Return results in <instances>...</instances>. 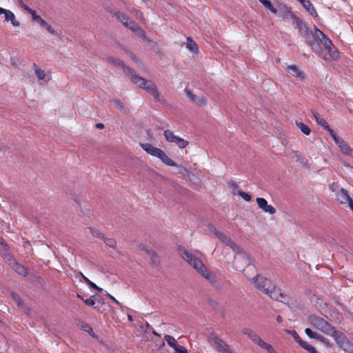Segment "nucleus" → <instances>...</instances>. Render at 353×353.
<instances>
[{"mask_svg":"<svg viewBox=\"0 0 353 353\" xmlns=\"http://www.w3.org/2000/svg\"><path fill=\"white\" fill-rule=\"evenodd\" d=\"M178 252L181 256L190 265L209 282L212 283L216 282V278L214 274L207 270V268L199 257L189 252L184 247L181 245L178 247Z\"/></svg>","mask_w":353,"mask_h":353,"instance_id":"obj_1","label":"nucleus"},{"mask_svg":"<svg viewBox=\"0 0 353 353\" xmlns=\"http://www.w3.org/2000/svg\"><path fill=\"white\" fill-rule=\"evenodd\" d=\"M302 6L307 10V11L314 17H316L318 16L317 12L315 9V8L313 6V5L311 3V2L307 0V1H305Z\"/></svg>","mask_w":353,"mask_h":353,"instance_id":"obj_27","label":"nucleus"},{"mask_svg":"<svg viewBox=\"0 0 353 353\" xmlns=\"http://www.w3.org/2000/svg\"><path fill=\"white\" fill-rule=\"evenodd\" d=\"M287 332L293 336L296 342H297L301 347L304 345L303 343H306L305 341L301 339V338L299 336V335L295 330H287Z\"/></svg>","mask_w":353,"mask_h":353,"instance_id":"obj_32","label":"nucleus"},{"mask_svg":"<svg viewBox=\"0 0 353 353\" xmlns=\"http://www.w3.org/2000/svg\"><path fill=\"white\" fill-rule=\"evenodd\" d=\"M142 148L149 154L159 158L165 165L175 166V162L171 159L161 149L153 146L150 143L141 144Z\"/></svg>","mask_w":353,"mask_h":353,"instance_id":"obj_6","label":"nucleus"},{"mask_svg":"<svg viewBox=\"0 0 353 353\" xmlns=\"http://www.w3.org/2000/svg\"><path fill=\"white\" fill-rule=\"evenodd\" d=\"M133 32H134L139 37L143 39V40L147 41V37L145 35V32L139 26L135 21H130V28Z\"/></svg>","mask_w":353,"mask_h":353,"instance_id":"obj_18","label":"nucleus"},{"mask_svg":"<svg viewBox=\"0 0 353 353\" xmlns=\"http://www.w3.org/2000/svg\"><path fill=\"white\" fill-rule=\"evenodd\" d=\"M8 263L9 266L17 274L23 276H26L28 274V270L26 268L24 265L19 264L14 259H8Z\"/></svg>","mask_w":353,"mask_h":353,"instance_id":"obj_14","label":"nucleus"},{"mask_svg":"<svg viewBox=\"0 0 353 353\" xmlns=\"http://www.w3.org/2000/svg\"><path fill=\"white\" fill-rule=\"evenodd\" d=\"M282 321H283V319H282L281 316H280V315L277 316V317H276V321H277L278 323H281V322H282Z\"/></svg>","mask_w":353,"mask_h":353,"instance_id":"obj_57","label":"nucleus"},{"mask_svg":"<svg viewBox=\"0 0 353 353\" xmlns=\"http://www.w3.org/2000/svg\"><path fill=\"white\" fill-rule=\"evenodd\" d=\"M296 125L304 134L309 135L310 134L311 130L307 125L298 121H296Z\"/></svg>","mask_w":353,"mask_h":353,"instance_id":"obj_31","label":"nucleus"},{"mask_svg":"<svg viewBox=\"0 0 353 353\" xmlns=\"http://www.w3.org/2000/svg\"><path fill=\"white\" fill-rule=\"evenodd\" d=\"M27 12L32 15V19L37 15L36 11L32 8H28V10L27 9Z\"/></svg>","mask_w":353,"mask_h":353,"instance_id":"obj_48","label":"nucleus"},{"mask_svg":"<svg viewBox=\"0 0 353 353\" xmlns=\"http://www.w3.org/2000/svg\"><path fill=\"white\" fill-rule=\"evenodd\" d=\"M38 23H39L41 26H42V27H43V28H44L46 26H47V22H46L44 19H41L38 22Z\"/></svg>","mask_w":353,"mask_h":353,"instance_id":"obj_51","label":"nucleus"},{"mask_svg":"<svg viewBox=\"0 0 353 353\" xmlns=\"http://www.w3.org/2000/svg\"><path fill=\"white\" fill-rule=\"evenodd\" d=\"M328 335L332 336L336 344L345 351L353 352V344L350 342L343 332L336 330L335 327H333Z\"/></svg>","mask_w":353,"mask_h":353,"instance_id":"obj_7","label":"nucleus"},{"mask_svg":"<svg viewBox=\"0 0 353 353\" xmlns=\"http://www.w3.org/2000/svg\"><path fill=\"white\" fill-rule=\"evenodd\" d=\"M331 137L334 139L336 145L340 148L341 151L343 154L346 155L352 154V148L346 143V142L339 137L335 132H331Z\"/></svg>","mask_w":353,"mask_h":353,"instance_id":"obj_13","label":"nucleus"},{"mask_svg":"<svg viewBox=\"0 0 353 353\" xmlns=\"http://www.w3.org/2000/svg\"><path fill=\"white\" fill-rule=\"evenodd\" d=\"M163 135L167 141L176 143L180 149H183L188 145V141L176 136L173 132L170 130H165L163 132Z\"/></svg>","mask_w":353,"mask_h":353,"instance_id":"obj_11","label":"nucleus"},{"mask_svg":"<svg viewBox=\"0 0 353 353\" xmlns=\"http://www.w3.org/2000/svg\"><path fill=\"white\" fill-rule=\"evenodd\" d=\"M305 333L307 335L308 337L311 339H315L321 341H323V336L322 335L317 332H313L310 328H305Z\"/></svg>","mask_w":353,"mask_h":353,"instance_id":"obj_29","label":"nucleus"},{"mask_svg":"<svg viewBox=\"0 0 353 353\" xmlns=\"http://www.w3.org/2000/svg\"><path fill=\"white\" fill-rule=\"evenodd\" d=\"M42 18L39 15H36L33 19L32 21H37V23Z\"/></svg>","mask_w":353,"mask_h":353,"instance_id":"obj_54","label":"nucleus"},{"mask_svg":"<svg viewBox=\"0 0 353 353\" xmlns=\"http://www.w3.org/2000/svg\"><path fill=\"white\" fill-rule=\"evenodd\" d=\"M130 55V57L135 62L138 61V59H137L136 56L133 53H128Z\"/></svg>","mask_w":353,"mask_h":353,"instance_id":"obj_52","label":"nucleus"},{"mask_svg":"<svg viewBox=\"0 0 353 353\" xmlns=\"http://www.w3.org/2000/svg\"><path fill=\"white\" fill-rule=\"evenodd\" d=\"M0 14H4L5 21H10L13 26L19 27L20 26V22L16 19L15 15L12 11L0 8Z\"/></svg>","mask_w":353,"mask_h":353,"instance_id":"obj_16","label":"nucleus"},{"mask_svg":"<svg viewBox=\"0 0 353 353\" xmlns=\"http://www.w3.org/2000/svg\"><path fill=\"white\" fill-rule=\"evenodd\" d=\"M96 127L98 128V129H103L104 128V125L101 123H99L96 125Z\"/></svg>","mask_w":353,"mask_h":353,"instance_id":"obj_55","label":"nucleus"},{"mask_svg":"<svg viewBox=\"0 0 353 353\" xmlns=\"http://www.w3.org/2000/svg\"><path fill=\"white\" fill-rule=\"evenodd\" d=\"M131 81L133 83L137 84L139 88L144 89L148 92L152 94L156 101H160V94L158 92L157 85L153 81L146 80L137 74H132Z\"/></svg>","mask_w":353,"mask_h":353,"instance_id":"obj_4","label":"nucleus"},{"mask_svg":"<svg viewBox=\"0 0 353 353\" xmlns=\"http://www.w3.org/2000/svg\"><path fill=\"white\" fill-rule=\"evenodd\" d=\"M77 297L81 299L83 301L84 299L81 295L77 294Z\"/></svg>","mask_w":353,"mask_h":353,"instance_id":"obj_59","label":"nucleus"},{"mask_svg":"<svg viewBox=\"0 0 353 353\" xmlns=\"http://www.w3.org/2000/svg\"><path fill=\"white\" fill-rule=\"evenodd\" d=\"M310 324L323 333L328 335L333 326L321 317L310 316L309 318Z\"/></svg>","mask_w":353,"mask_h":353,"instance_id":"obj_8","label":"nucleus"},{"mask_svg":"<svg viewBox=\"0 0 353 353\" xmlns=\"http://www.w3.org/2000/svg\"><path fill=\"white\" fill-rule=\"evenodd\" d=\"M178 252L181 256L190 265L209 282L212 283L216 282V278L214 274L207 270V268L199 257L189 252L184 247L181 245L178 247Z\"/></svg>","mask_w":353,"mask_h":353,"instance_id":"obj_2","label":"nucleus"},{"mask_svg":"<svg viewBox=\"0 0 353 353\" xmlns=\"http://www.w3.org/2000/svg\"><path fill=\"white\" fill-rule=\"evenodd\" d=\"M104 239V242L105 243V244L110 247V248H114L116 246V241L114 239H110V238H107V239Z\"/></svg>","mask_w":353,"mask_h":353,"instance_id":"obj_39","label":"nucleus"},{"mask_svg":"<svg viewBox=\"0 0 353 353\" xmlns=\"http://www.w3.org/2000/svg\"><path fill=\"white\" fill-rule=\"evenodd\" d=\"M301 4H303L305 1H307V0H298Z\"/></svg>","mask_w":353,"mask_h":353,"instance_id":"obj_58","label":"nucleus"},{"mask_svg":"<svg viewBox=\"0 0 353 353\" xmlns=\"http://www.w3.org/2000/svg\"><path fill=\"white\" fill-rule=\"evenodd\" d=\"M207 99L203 96L201 97H197L196 101H194V103L196 104L199 106H203L206 104Z\"/></svg>","mask_w":353,"mask_h":353,"instance_id":"obj_37","label":"nucleus"},{"mask_svg":"<svg viewBox=\"0 0 353 353\" xmlns=\"http://www.w3.org/2000/svg\"><path fill=\"white\" fill-rule=\"evenodd\" d=\"M112 102L118 109L122 110L123 108V104L119 99H114Z\"/></svg>","mask_w":353,"mask_h":353,"instance_id":"obj_45","label":"nucleus"},{"mask_svg":"<svg viewBox=\"0 0 353 353\" xmlns=\"http://www.w3.org/2000/svg\"><path fill=\"white\" fill-rule=\"evenodd\" d=\"M229 188L232 190V194H235V190L238 188V185L233 181H228Z\"/></svg>","mask_w":353,"mask_h":353,"instance_id":"obj_42","label":"nucleus"},{"mask_svg":"<svg viewBox=\"0 0 353 353\" xmlns=\"http://www.w3.org/2000/svg\"><path fill=\"white\" fill-rule=\"evenodd\" d=\"M303 348L307 350L309 353H320L319 352L316 348L312 345L308 344L307 342L303 343Z\"/></svg>","mask_w":353,"mask_h":353,"instance_id":"obj_36","label":"nucleus"},{"mask_svg":"<svg viewBox=\"0 0 353 353\" xmlns=\"http://www.w3.org/2000/svg\"><path fill=\"white\" fill-rule=\"evenodd\" d=\"M113 15L121 21L125 26L130 28V21H132L125 14L119 11H115Z\"/></svg>","mask_w":353,"mask_h":353,"instance_id":"obj_24","label":"nucleus"},{"mask_svg":"<svg viewBox=\"0 0 353 353\" xmlns=\"http://www.w3.org/2000/svg\"><path fill=\"white\" fill-rule=\"evenodd\" d=\"M85 304L88 306H94L95 304L94 300L91 297L83 300Z\"/></svg>","mask_w":353,"mask_h":353,"instance_id":"obj_44","label":"nucleus"},{"mask_svg":"<svg viewBox=\"0 0 353 353\" xmlns=\"http://www.w3.org/2000/svg\"><path fill=\"white\" fill-rule=\"evenodd\" d=\"M336 199L341 203H349V202L352 199L349 194L347 190L344 188H341L339 192L336 194Z\"/></svg>","mask_w":353,"mask_h":353,"instance_id":"obj_22","label":"nucleus"},{"mask_svg":"<svg viewBox=\"0 0 353 353\" xmlns=\"http://www.w3.org/2000/svg\"><path fill=\"white\" fill-rule=\"evenodd\" d=\"M164 339L171 347H172L173 349L174 347H176V345H177L176 341L174 337H172V336L165 334L164 336Z\"/></svg>","mask_w":353,"mask_h":353,"instance_id":"obj_34","label":"nucleus"},{"mask_svg":"<svg viewBox=\"0 0 353 353\" xmlns=\"http://www.w3.org/2000/svg\"><path fill=\"white\" fill-rule=\"evenodd\" d=\"M186 96L189 98V99L192 102L194 103L196 101L197 96L194 94L190 90L185 89V90Z\"/></svg>","mask_w":353,"mask_h":353,"instance_id":"obj_38","label":"nucleus"},{"mask_svg":"<svg viewBox=\"0 0 353 353\" xmlns=\"http://www.w3.org/2000/svg\"><path fill=\"white\" fill-rule=\"evenodd\" d=\"M256 203L260 209L264 212L274 214L276 212V209L271 205L268 204V201L261 197H257L256 199Z\"/></svg>","mask_w":353,"mask_h":353,"instance_id":"obj_15","label":"nucleus"},{"mask_svg":"<svg viewBox=\"0 0 353 353\" xmlns=\"http://www.w3.org/2000/svg\"><path fill=\"white\" fill-rule=\"evenodd\" d=\"M32 66H33L35 74L37 77L38 79L43 80L46 83H47L48 81L50 80V79H51L50 72L47 74L44 70L40 69L36 63H33Z\"/></svg>","mask_w":353,"mask_h":353,"instance_id":"obj_19","label":"nucleus"},{"mask_svg":"<svg viewBox=\"0 0 353 353\" xmlns=\"http://www.w3.org/2000/svg\"><path fill=\"white\" fill-rule=\"evenodd\" d=\"M326 38H328L322 31L318 29L316 27H314V34H313V37L312 39H315L316 44H319L317 42V39L319 41L323 44L325 42Z\"/></svg>","mask_w":353,"mask_h":353,"instance_id":"obj_25","label":"nucleus"},{"mask_svg":"<svg viewBox=\"0 0 353 353\" xmlns=\"http://www.w3.org/2000/svg\"><path fill=\"white\" fill-rule=\"evenodd\" d=\"M244 334L248 335V336L255 343L259 345L261 348L266 350L268 353H277V352L274 349V347L263 341L261 337L254 331L251 330H246L244 332Z\"/></svg>","mask_w":353,"mask_h":353,"instance_id":"obj_9","label":"nucleus"},{"mask_svg":"<svg viewBox=\"0 0 353 353\" xmlns=\"http://www.w3.org/2000/svg\"><path fill=\"white\" fill-rule=\"evenodd\" d=\"M174 353H188V350L185 347L179 346L178 344L176 345V347H174Z\"/></svg>","mask_w":353,"mask_h":353,"instance_id":"obj_41","label":"nucleus"},{"mask_svg":"<svg viewBox=\"0 0 353 353\" xmlns=\"http://www.w3.org/2000/svg\"><path fill=\"white\" fill-rule=\"evenodd\" d=\"M42 18L39 15H36L33 19L32 21H37V23Z\"/></svg>","mask_w":353,"mask_h":353,"instance_id":"obj_53","label":"nucleus"},{"mask_svg":"<svg viewBox=\"0 0 353 353\" xmlns=\"http://www.w3.org/2000/svg\"><path fill=\"white\" fill-rule=\"evenodd\" d=\"M259 2H261L263 6L270 10L272 12L276 14L277 12V10L272 5L270 1L269 0H259Z\"/></svg>","mask_w":353,"mask_h":353,"instance_id":"obj_33","label":"nucleus"},{"mask_svg":"<svg viewBox=\"0 0 353 353\" xmlns=\"http://www.w3.org/2000/svg\"><path fill=\"white\" fill-rule=\"evenodd\" d=\"M262 279H267L265 277H263V276H260V275H257L256 276L254 277L252 280H253V283H254V286L258 290H261V292H263V290L259 288L260 285H261V286L265 285V283L261 281Z\"/></svg>","mask_w":353,"mask_h":353,"instance_id":"obj_30","label":"nucleus"},{"mask_svg":"<svg viewBox=\"0 0 353 353\" xmlns=\"http://www.w3.org/2000/svg\"><path fill=\"white\" fill-rule=\"evenodd\" d=\"M322 45L332 58H336L338 57L339 53L334 50V45L329 38H326L325 42Z\"/></svg>","mask_w":353,"mask_h":353,"instance_id":"obj_21","label":"nucleus"},{"mask_svg":"<svg viewBox=\"0 0 353 353\" xmlns=\"http://www.w3.org/2000/svg\"><path fill=\"white\" fill-rule=\"evenodd\" d=\"M313 116L317 124L322 126L325 130H326L330 133V135L331 132H334L332 128H330V125L327 124L326 121L324 119L321 118L317 112H314Z\"/></svg>","mask_w":353,"mask_h":353,"instance_id":"obj_23","label":"nucleus"},{"mask_svg":"<svg viewBox=\"0 0 353 353\" xmlns=\"http://www.w3.org/2000/svg\"><path fill=\"white\" fill-rule=\"evenodd\" d=\"M292 24L299 29L300 34L305 39L308 45L312 48V50L318 52L320 51V46L316 44L315 39H312L313 34L309 32V29L306 24L298 17L293 15L292 17Z\"/></svg>","mask_w":353,"mask_h":353,"instance_id":"obj_3","label":"nucleus"},{"mask_svg":"<svg viewBox=\"0 0 353 353\" xmlns=\"http://www.w3.org/2000/svg\"><path fill=\"white\" fill-rule=\"evenodd\" d=\"M230 353H233V352L230 350Z\"/></svg>","mask_w":353,"mask_h":353,"instance_id":"obj_61","label":"nucleus"},{"mask_svg":"<svg viewBox=\"0 0 353 353\" xmlns=\"http://www.w3.org/2000/svg\"><path fill=\"white\" fill-rule=\"evenodd\" d=\"M285 70L288 71L292 76L298 77L301 80L305 79V74L303 71H301L296 65H290L285 68Z\"/></svg>","mask_w":353,"mask_h":353,"instance_id":"obj_17","label":"nucleus"},{"mask_svg":"<svg viewBox=\"0 0 353 353\" xmlns=\"http://www.w3.org/2000/svg\"><path fill=\"white\" fill-rule=\"evenodd\" d=\"M106 295L112 300L116 304L120 305L119 302L111 294H110L108 292H106Z\"/></svg>","mask_w":353,"mask_h":353,"instance_id":"obj_49","label":"nucleus"},{"mask_svg":"<svg viewBox=\"0 0 353 353\" xmlns=\"http://www.w3.org/2000/svg\"><path fill=\"white\" fill-rule=\"evenodd\" d=\"M90 231H91L92 234L94 236H98V237L104 239L103 234L100 231H99L97 230H94L92 228H90Z\"/></svg>","mask_w":353,"mask_h":353,"instance_id":"obj_43","label":"nucleus"},{"mask_svg":"<svg viewBox=\"0 0 353 353\" xmlns=\"http://www.w3.org/2000/svg\"><path fill=\"white\" fill-rule=\"evenodd\" d=\"M146 253L150 256L151 261L153 265H158L160 263V259L156 253L150 249H145Z\"/></svg>","mask_w":353,"mask_h":353,"instance_id":"obj_28","label":"nucleus"},{"mask_svg":"<svg viewBox=\"0 0 353 353\" xmlns=\"http://www.w3.org/2000/svg\"><path fill=\"white\" fill-rule=\"evenodd\" d=\"M210 345L219 353H230V349L223 340L216 336H210L208 338Z\"/></svg>","mask_w":353,"mask_h":353,"instance_id":"obj_10","label":"nucleus"},{"mask_svg":"<svg viewBox=\"0 0 353 353\" xmlns=\"http://www.w3.org/2000/svg\"><path fill=\"white\" fill-rule=\"evenodd\" d=\"M238 194L246 201H250L251 200V196L245 192L238 190Z\"/></svg>","mask_w":353,"mask_h":353,"instance_id":"obj_40","label":"nucleus"},{"mask_svg":"<svg viewBox=\"0 0 353 353\" xmlns=\"http://www.w3.org/2000/svg\"><path fill=\"white\" fill-rule=\"evenodd\" d=\"M12 297L18 303L19 305H21V299L17 294L12 293Z\"/></svg>","mask_w":353,"mask_h":353,"instance_id":"obj_50","label":"nucleus"},{"mask_svg":"<svg viewBox=\"0 0 353 353\" xmlns=\"http://www.w3.org/2000/svg\"><path fill=\"white\" fill-rule=\"evenodd\" d=\"M265 283V285H260L259 288L263 290V293L270 296L272 299L285 303L287 301V296L281 292L280 289L276 288L269 279L261 280Z\"/></svg>","mask_w":353,"mask_h":353,"instance_id":"obj_5","label":"nucleus"},{"mask_svg":"<svg viewBox=\"0 0 353 353\" xmlns=\"http://www.w3.org/2000/svg\"><path fill=\"white\" fill-rule=\"evenodd\" d=\"M88 328L90 329V332H92V330L91 327H88Z\"/></svg>","mask_w":353,"mask_h":353,"instance_id":"obj_60","label":"nucleus"},{"mask_svg":"<svg viewBox=\"0 0 353 353\" xmlns=\"http://www.w3.org/2000/svg\"><path fill=\"white\" fill-rule=\"evenodd\" d=\"M108 62L111 63L115 66H119L121 67L123 70V72L126 74H131L132 72V69L128 66L124 65L123 61L120 60L119 59L113 57H108Z\"/></svg>","mask_w":353,"mask_h":353,"instance_id":"obj_20","label":"nucleus"},{"mask_svg":"<svg viewBox=\"0 0 353 353\" xmlns=\"http://www.w3.org/2000/svg\"><path fill=\"white\" fill-rule=\"evenodd\" d=\"M186 48L193 53H198V46L190 37H187Z\"/></svg>","mask_w":353,"mask_h":353,"instance_id":"obj_26","label":"nucleus"},{"mask_svg":"<svg viewBox=\"0 0 353 353\" xmlns=\"http://www.w3.org/2000/svg\"><path fill=\"white\" fill-rule=\"evenodd\" d=\"M213 232H214V234L216 235V236L222 243H225L226 245L231 248L233 250V251L236 252L238 253L241 252V250L240 247L236 243H235V242L233 240H232L230 237L226 236L224 233L219 232V231L216 230V229H214L213 230Z\"/></svg>","mask_w":353,"mask_h":353,"instance_id":"obj_12","label":"nucleus"},{"mask_svg":"<svg viewBox=\"0 0 353 353\" xmlns=\"http://www.w3.org/2000/svg\"><path fill=\"white\" fill-rule=\"evenodd\" d=\"M18 5L21 8L24 9L26 11H27V9L28 10V8H30L29 6H26L22 0H19L18 1Z\"/></svg>","mask_w":353,"mask_h":353,"instance_id":"obj_47","label":"nucleus"},{"mask_svg":"<svg viewBox=\"0 0 353 353\" xmlns=\"http://www.w3.org/2000/svg\"><path fill=\"white\" fill-rule=\"evenodd\" d=\"M44 28L48 31V32H50V33H51L52 34H57V32L52 28V27L50 25H49L48 23H47V26H46Z\"/></svg>","mask_w":353,"mask_h":353,"instance_id":"obj_46","label":"nucleus"},{"mask_svg":"<svg viewBox=\"0 0 353 353\" xmlns=\"http://www.w3.org/2000/svg\"><path fill=\"white\" fill-rule=\"evenodd\" d=\"M349 206L350 208V209L352 210V211L353 212V199H352L350 202H349Z\"/></svg>","mask_w":353,"mask_h":353,"instance_id":"obj_56","label":"nucleus"},{"mask_svg":"<svg viewBox=\"0 0 353 353\" xmlns=\"http://www.w3.org/2000/svg\"><path fill=\"white\" fill-rule=\"evenodd\" d=\"M82 277L83 279H84V281H85V283L92 288H94L95 290H97L98 292H102L103 291V289L101 288L100 287L97 286L95 283H94L93 282H92L91 281H90L87 277H85L83 274H82Z\"/></svg>","mask_w":353,"mask_h":353,"instance_id":"obj_35","label":"nucleus"}]
</instances>
